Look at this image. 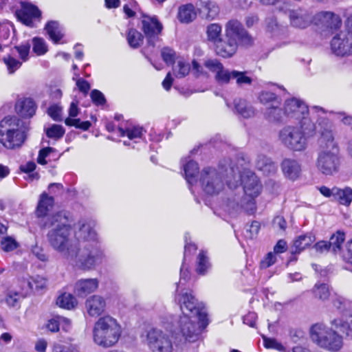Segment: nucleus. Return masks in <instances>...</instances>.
Here are the masks:
<instances>
[{"label":"nucleus","mask_w":352,"mask_h":352,"mask_svg":"<svg viewBox=\"0 0 352 352\" xmlns=\"http://www.w3.org/2000/svg\"><path fill=\"white\" fill-rule=\"evenodd\" d=\"M72 216L62 210L44 219L42 227L49 229L47 241L51 247L83 270H90L102 262L104 256L96 232L85 221L78 223L75 236L78 242L70 239Z\"/></svg>","instance_id":"nucleus-1"},{"label":"nucleus","mask_w":352,"mask_h":352,"mask_svg":"<svg viewBox=\"0 0 352 352\" xmlns=\"http://www.w3.org/2000/svg\"><path fill=\"white\" fill-rule=\"evenodd\" d=\"M177 299L182 312L178 321L179 331L186 342H195L208 324L207 314L200 309L191 292H183Z\"/></svg>","instance_id":"nucleus-2"},{"label":"nucleus","mask_w":352,"mask_h":352,"mask_svg":"<svg viewBox=\"0 0 352 352\" xmlns=\"http://www.w3.org/2000/svg\"><path fill=\"white\" fill-rule=\"evenodd\" d=\"M316 133V125L310 118L301 121L299 125H287L280 130L278 140L289 151L302 152L308 147L309 140Z\"/></svg>","instance_id":"nucleus-3"},{"label":"nucleus","mask_w":352,"mask_h":352,"mask_svg":"<svg viewBox=\"0 0 352 352\" xmlns=\"http://www.w3.org/2000/svg\"><path fill=\"white\" fill-rule=\"evenodd\" d=\"M228 188L226 195L222 201V208L230 213L235 214L245 212L248 214H252L256 210V203L252 199H247L242 194V188L239 185V181L232 183V179L226 175Z\"/></svg>","instance_id":"nucleus-4"},{"label":"nucleus","mask_w":352,"mask_h":352,"mask_svg":"<svg viewBox=\"0 0 352 352\" xmlns=\"http://www.w3.org/2000/svg\"><path fill=\"white\" fill-rule=\"evenodd\" d=\"M121 327L117 320L110 316L100 317L93 328V340L103 348L115 345L121 335Z\"/></svg>","instance_id":"nucleus-5"},{"label":"nucleus","mask_w":352,"mask_h":352,"mask_svg":"<svg viewBox=\"0 0 352 352\" xmlns=\"http://www.w3.org/2000/svg\"><path fill=\"white\" fill-rule=\"evenodd\" d=\"M25 140L22 122L16 116H6L0 121V143L8 149L20 147Z\"/></svg>","instance_id":"nucleus-6"},{"label":"nucleus","mask_w":352,"mask_h":352,"mask_svg":"<svg viewBox=\"0 0 352 352\" xmlns=\"http://www.w3.org/2000/svg\"><path fill=\"white\" fill-rule=\"evenodd\" d=\"M310 337L318 346L330 352H338L343 347L342 336L323 323H316L311 327Z\"/></svg>","instance_id":"nucleus-7"},{"label":"nucleus","mask_w":352,"mask_h":352,"mask_svg":"<svg viewBox=\"0 0 352 352\" xmlns=\"http://www.w3.org/2000/svg\"><path fill=\"white\" fill-rule=\"evenodd\" d=\"M226 175L232 179V183L239 181V185H243L242 188L243 195L247 199H254L258 197L261 190V185L257 176L250 170H244L241 173L238 167L235 168L232 163L229 164V168L226 169Z\"/></svg>","instance_id":"nucleus-8"},{"label":"nucleus","mask_w":352,"mask_h":352,"mask_svg":"<svg viewBox=\"0 0 352 352\" xmlns=\"http://www.w3.org/2000/svg\"><path fill=\"white\" fill-rule=\"evenodd\" d=\"M232 163L230 160H225V163L221 162L219 164L220 171L215 168L207 167L202 170L199 178V182L203 190L208 195H214L221 192L224 187V183L222 179V174L226 169L229 168V164Z\"/></svg>","instance_id":"nucleus-9"},{"label":"nucleus","mask_w":352,"mask_h":352,"mask_svg":"<svg viewBox=\"0 0 352 352\" xmlns=\"http://www.w3.org/2000/svg\"><path fill=\"white\" fill-rule=\"evenodd\" d=\"M339 149L333 151H318L316 161L318 170L326 176H332L338 173L340 166Z\"/></svg>","instance_id":"nucleus-10"},{"label":"nucleus","mask_w":352,"mask_h":352,"mask_svg":"<svg viewBox=\"0 0 352 352\" xmlns=\"http://www.w3.org/2000/svg\"><path fill=\"white\" fill-rule=\"evenodd\" d=\"M225 36L236 43L237 45L248 47L253 45L254 38L236 19H230L225 25Z\"/></svg>","instance_id":"nucleus-11"},{"label":"nucleus","mask_w":352,"mask_h":352,"mask_svg":"<svg viewBox=\"0 0 352 352\" xmlns=\"http://www.w3.org/2000/svg\"><path fill=\"white\" fill-rule=\"evenodd\" d=\"M146 342L153 352H172L173 344L170 336L157 328L146 331Z\"/></svg>","instance_id":"nucleus-12"},{"label":"nucleus","mask_w":352,"mask_h":352,"mask_svg":"<svg viewBox=\"0 0 352 352\" xmlns=\"http://www.w3.org/2000/svg\"><path fill=\"white\" fill-rule=\"evenodd\" d=\"M204 65L214 74L215 82L219 85H228L232 79L234 70L226 68L217 58H210L204 61Z\"/></svg>","instance_id":"nucleus-13"},{"label":"nucleus","mask_w":352,"mask_h":352,"mask_svg":"<svg viewBox=\"0 0 352 352\" xmlns=\"http://www.w3.org/2000/svg\"><path fill=\"white\" fill-rule=\"evenodd\" d=\"M320 137L318 140L319 151H333L339 149L335 140L333 126L328 120H324L320 123Z\"/></svg>","instance_id":"nucleus-14"},{"label":"nucleus","mask_w":352,"mask_h":352,"mask_svg":"<svg viewBox=\"0 0 352 352\" xmlns=\"http://www.w3.org/2000/svg\"><path fill=\"white\" fill-rule=\"evenodd\" d=\"M284 113L288 118L299 120L300 122L309 118L307 116L309 113L307 105L302 100L296 98L285 100Z\"/></svg>","instance_id":"nucleus-15"},{"label":"nucleus","mask_w":352,"mask_h":352,"mask_svg":"<svg viewBox=\"0 0 352 352\" xmlns=\"http://www.w3.org/2000/svg\"><path fill=\"white\" fill-rule=\"evenodd\" d=\"M142 30L148 40L149 45L154 46L155 41L158 40V36L161 34L163 25L159 21L157 16H143L142 19Z\"/></svg>","instance_id":"nucleus-16"},{"label":"nucleus","mask_w":352,"mask_h":352,"mask_svg":"<svg viewBox=\"0 0 352 352\" xmlns=\"http://www.w3.org/2000/svg\"><path fill=\"white\" fill-rule=\"evenodd\" d=\"M292 26L305 29L312 22V16L308 11L302 8L291 9L286 11Z\"/></svg>","instance_id":"nucleus-17"},{"label":"nucleus","mask_w":352,"mask_h":352,"mask_svg":"<svg viewBox=\"0 0 352 352\" xmlns=\"http://www.w3.org/2000/svg\"><path fill=\"white\" fill-rule=\"evenodd\" d=\"M315 23L331 31L338 30L342 25L340 17L331 12L323 11L315 16Z\"/></svg>","instance_id":"nucleus-18"},{"label":"nucleus","mask_w":352,"mask_h":352,"mask_svg":"<svg viewBox=\"0 0 352 352\" xmlns=\"http://www.w3.org/2000/svg\"><path fill=\"white\" fill-rule=\"evenodd\" d=\"M280 168L284 176L290 180L297 179L301 174V164L294 158L283 159L280 164Z\"/></svg>","instance_id":"nucleus-19"},{"label":"nucleus","mask_w":352,"mask_h":352,"mask_svg":"<svg viewBox=\"0 0 352 352\" xmlns=\"http://www.w3.org/2000/svg\"><path fill=\"white\" fill-rule=\"evenodd\" d=\"M105 307V300L98 295H93L85 301V309L91 317L100 316L104 311Z\"/></svg>","instance_id":"nucleus-20"},{"label":"nucleus","mask_w":352,"mask_h":352,"mask_svg":"<svg viewBox=\"0 0 352 352\" xmlns=\"http://www.w3.org/2000/svg\"><path fill=\"white\" fill-rule=\"evenodd\" d=\"M98 285L97 278L80 279L74 285V292L79 297H85L96 291Z\"/></svg>","instance_id":"nucleus-21"},{"label":"nucleus","mask_w":352,"mask_h":352,"mask_svg":"<svg viewBox=\"0 0 352 352\" xmlns=\"http://www.w3.org/2000/svg\"><path fill=\"white\" fill-rule=\"evenodd\" d=\"M216 54L223 58H227L234 56L239 47L236 43L228 38H221L214 43Z\"/></svg>","instance_id":"nucleus-22"},{"label":"nucleus","mask_w":352,"mask_h":352,"mask_svg":"<svg viewBox=\"0 0 352 352\" xmlns=\"http://www.w3.org/2000/svg\"><path fill=\"white\" fill-rule=\"evenodd\" d=\"M349 34L340 32L336 34L331 40V47L332 52L337 56H346L349 48Z\"/></svg>","instance_id":"nucleus-23"},{"label":"nucleus","mask_w":352,"mask_h":352,"mask_svg":"<svg viewBox=\"0 0 352 352\" xmlns=\"http://www.w3.org/2000/svg\"><path fill=\"white\" fill-rule=\"evenodd\" d=\"M54 204V200L53 197H50L45 192L41 195L36 210V216L39 218H42L39 223L41 227H42L43 221L49 217L47 214L52 209ZM50 216L51 215H50Z\"/></svg>","instance_id":"nucleus-24"},{"label":"nucleus","mask_w":352,"mask_h":352,"mask_svg":"<svg viewBox=\"0 0 352 352\" xmlns=\"http://www.w3.org/2000/svg\"><path fill=\"white\" fill-rule=\"evenodd\" d=\"M40 16L41 12L37 7L29 3H21V10L19 12L18 16L25 25H30L32 19L38 18Z\"/></svg>","instance_id":"nucleus-25"},{"label":"nucleus","mask_w":352,"mask_h":352,"mask_svg":"<svg viewBox=\"0 0 352 352\" xmlns=\"http://www.w3.org/2000/svg\"><path fill=\"white\" fill-rule=\"evenodd\" d=\"M255 166L256 168L265 175L275 173L276 166L272 160L265 155H258Z\"/></svg>","instance_id":"nucleus-26"},{"label":"nucleus","mask_w":352,"mask_h":352,"mask_svg":"<svg viewBox=\"0 0 352 352\" xmlns=\"http://www.w3.org/2000/svg\"><path fill=\"white\" fill-rule=\"evenodd\" d=\"M315 240V235H314L312 233H307L305 234L300 235L294 241V245L292 248V253H300L306 248L309 247L313 242H314Z\"/></svg>","instance_id":"nucleus-27"},{"label":"nucleus","mask_w":352,"mask_h":352,"mask_svg":"<svg viewBox=\"0 0 352 352\" xmlns=\"http://www.w3.org/2000/svg\"><path fill=\"white\" fill-rule=\"evenodd\" d=\"M16 109L23 117H32L36 112V106L32 99L25 98L16 103Z\"/></svg>","instance_id":"nucleus-28"},{"label":"nucleus","mask_w":352,"mask_h":352,"mask_svg":"<svg viewBox=\"0 0 352 352\" xmlns=\"http://www.w3.org/2000/svg\"><path fill=\"white\" fill-rule=\"evenodd\" d=\"M197 16V12L192 4L188 3L179 7L177 17L180 22L188 23L192 21Z\"/></svg>","instance_id":"nucleus-29"},{"label":"nucleus","mask_w":352,"mask_h":352,"mask_svg":"<svg viewBox=\"0 0 352 352\" xmlns=\"http://www.w3.org/2000/svg\"><path fill=\"white\" fill-rule=\"evenodd\" d=\"M234 105L236 112L243 118H249L254 116V108L245 100L236 98L234 100Z\"/></svg>","instance_id":"nucleus-30"},{"label":"nucleus","mask_w":352,"mask_h":352,"mask_svg":"<svg viewBox=\"0 0 352 352\" xmlns=\"http://www.w3.org/2000/svg\"><path fill=\"white\" fill-rule=\"evenodd\" d=\"M333 199L342 205L349 206L352 201V188L350 187L344 188L334 187Z\"/></svg>","instance_id":"nucleus-31"},{"label":"nucleus","mask_w":352,"mask_h":352,"mask_svg":"<svg viewBox=\"0 0 352 352\" xmlns=\"http://www.w3.org/2000/svg\"><path fill=\"white\" fill-rule=\"evenodd\" d=\"M45 29L47 31L50 38L55 43H58L59 41L63 37V32L59 23L55 21H51L48 22Z\"/></svg>","instance_id":"nucleus-32"},{"label":"nucleus","mask_w":352,"mask_h":352,"mask_svg":"<svg viewBox=\"0 0 352 352\" xmlns=\"http://www.w3.org/2000/svg\"><path fill=\"white\" fill-rule=\"evenodd\" d=\"M206 12V18L210 20L215 19L219 13V8L215 2L208 0H200L197 3Z\"/></svg>","instance_id":"nucleus-33"},{"label":"nucleus","mask_w":352,"mask_h":352,"mask_svg":"<svg viewBox=\"0 0 352 352\" xmlns=\"http://www.w3.org/2000/svg\"><path fill=\"white\" fill-rule=\"evenodd\" d=\"M185 177L188 183L192 184L196 181L199 166L196 162L189 160L184 165Z\"/></svg>","instance_id":"nucleus-34"},{"label":"nucleus","mask_w":352,"mask_h":352,"mask_svg":"<svg viewBox=\"0 0 352 352\" xmlns=\"http://www.w3.org/2000/svg\"><path fill=\"white\" fill-rule=\"evenodd\" d=\"M283 114L280 105L273 104L265 112V118L271 122H280L283 120Z\"/></svg>","instance_id":"nucleus-35"},{"label":"nucleus","mask_w":352,"mask_h":352,"mask_svg":"<svg viewBox=\"0 0 352 352\" xmlns=\"http://www.w3.org/2000/svg\"><path fill=\"white\" fill-rule=\"evenodd\" d=\"M330 324L332 327L339 329L343 333H346L347 336L349 333H352V316H350L346 321L343 320L341 318H335L331 320Z\"/></svg>","instance_id":"nucleus-36"},{"label":"nucleus","mask_w":352,"mask_h":352,"mask_svg":"<svg viewBox=\"0 0 352 352\" xmlns=\"http://www.w3.org/2000/svg\"><path fill=\"white\" fill-rule=\"evenodd\" d=\"M56 304L61 308L69 310L77 305V300L72 294L64 293L58 297Z\"/></svg>","instance_id":"nucleus-37"},{"label":"nucleus","mask_w":352,"mask_h":352,"mask_svg":"<svg viewBox=\"0 0 352 352\" xmlns=\"http://www.w3.org/2000/svg\"><path fill=\"white\" fill-rule=\"evenodd\" d=\"M210 268L209 258L204 251H201L197 256L196 272L199 275H205Z\"/></svg>","instance_id":"nucleus-38"},{"label":"nucleus","mask_w":352,"mask_h":352,"mask_svg":"<svg viewBox=\"0 0 352 352\" xmlns=\"http://www.w3.org/2000/svg\"><path fill=\"white\" fill-rule=\"evenodd\" d=\"M345 239L344 234L340 231L336 232L333 234L329 241H328V244H329V248L331 250L336 254L339 252L342 249V245L344 243Z\"/></svg>","instance_id":"nucleus-39"},{"label":"nucleus","mask_w":352,"mask_h":352,"mask_svg":"<svg viewBox=\"0 0 352 352\" xmlns=\"http://www.w3.org/2000/svg\"><path fill=\"white\" fill-rule=\"evenodd\" d=\"M258 100L261 103L265 105H280L281 103L280 99L275 94L268 91H261L258 95Z\"/></svg>","instance_id":"nucleus-40"},{"label":"nucleus","mask_w":352,"mask_h":352,"mask_svg":"<svg viewBox=\"0 0 352 352\" xmlns=\"http://www.w3.org/2000/svg\"><path fill=\"white\" fill-rule=\"evenodd\" d=\"M173 74L177 78H184L187 76L190 70V64L184 60H179L173 66Z\"/></svg>","instance_id":"nucleus-41"},{"label":"nucleus","mask_w":352,"mask_h":352,"mask_svg":"<svg viewBox=\"0 0 352 352\" xmlns=\"http://www.w3.org/2000/svg\"><path fill=\"white\" fill-rule=\"evenodd\" d=\"M127 41L133 48L139 47L143 41V36L135 29L131 28L128 32Z\"/></svg>","instance_id":"nucleus-42"},{"label":"nucleus","mask_w":352,"mask_h":352,"mask_svg":"<svg viewBox=\"0 0 352 352\" xmlns=\"http://www.w3.org/2000/svg\"><path fill=\"white\" fill-rule=\"evenodd\" d=\"M2 60L6 65L9 74H13L22 65L21 61L14 58L10 55L3 56Z\"/></svg>","instance_id":"nucleus-43"},{"label":"nucleus","mask_w":352,"mask_h":352,"mask_svg":"<svg viewBox=\"0 0 352 352\" xmlns=\"http://www.w3.org/2000/svg\"><path fill=\"white\" fill-rule=\"evenodd\" d=\"M118 131L121 136H127L129 140L141 138L143 129L140 126H133L123 129L122 127L118 128Z\"/></svg>","instance_id":"nucleus-44"},{"label":"nucleus","mask_w":352,"mask_h":352,"mask_svg":"<svg viewBox=\"0 0 352 352\" xmlns=\"http://www.w3.org/2000/svg\"><path fill=\"white\" fill-rule=\"evenodd\" d=\"M221 26L219 23H212L207 27V36L209 41L214 43L221 39Z\"/></svg>","instance_id":"nucleus-45"},{"label":"nucleus","mask_w":352,"mask_h":352,"mask_svg":"<svg viewBox=\"0 0 352 352\" xmlns=\"http://www.w3.org/2000/svg\"><path fill=\"white\" fill-rule=\"evenodd\" d=\"M314 293L315 296L321 300H327L330 295L329 287L324 283L316 284Z\"/></svg>","instance_id":"nucleus-46"},{"label":"nucleus","mask_w":352,"mask_h":352,"mask_svg":"<svg viewBox=\"0 0 352 352\" xmlns=\"http://www.w3.org/2000/svg\"><path fill=\"white\" fill-rule=\"evenodd\" d=\"M65 123L69 126H75L77 129H82L83 131L88 130L91 124L89 121H80L78 118H67L65 120Z\"/></svg>","instance_id":"nucleus-47"},{"label":"nucleus","mask_w":352,"mask_h":352,"mask_svg":"<svg viewBox=\"0 0 352 352\" xmlns=\"http://www.w3.org/2000/svg\"><path fill=\"white\" fill-rule=\"evenodd\" d=\"M32 50L38 56L45 54L47 51V46L43 38L34 37L32 39Z\"/></svg>","instance_id":"nucleus-48"},{"label":"nucleus","mask_w":352,"mask_h":352,"mask_svg":"<svg viewBox=\"0 0 352 352\" xmlns=\"http://www.w3.org/2000/svg\"><path fill=\"white\" fill-rule=\"evenodd\" d=\"M65 133L64 128L61 125L52 124L46 129V135L48 138L58 140L61 138Z\"/></svg>","instance_id":"nucleus-49"},{"label":"nucleus","mask_w":352,"mask_h":352,"mask_svg":"<svg viewBox=\"0 0 352 352\" xmlns=\"http://www.w3.org/2000/svg\"><path fill=\"white\" fill-rule=\"evenodd\" d=\"M232 79L236 80V83L239 87L245 85H250L252 82V79L246 76V72H239L236 70H234Z\"/></svg>","instance_id":"nucleus-50"},{"label":"nucleus","mask_w":352,"mask_h":352,"mask_svg":"<svg viewBox=\"0 0 352 352\" xmlns=\"http://www.w3.org/2000/svg\"><path fill=\"white\" fill-rule=\"evenodd\" d=\"M332 304L333 307L340 312L344 311L349 307V301L342 296L337 294L332 297Z\"/></svg>","instance_id":"nucleus-51"},{"label":"nucleus","mask_w":352,"mask_h":352,"mask_svg":"<svg viewBox=\"0 0 352 352\" xmlns=\"http://www.w3.org/2000/svg\"><path fill=\"white\" fill-rule=\"evenodd\" d=\"M21 291L19 292L22 297L26 296L28 294L34 290L31 277L22 278L19 280Z\"/></svg>","instance_id":"nucleus-52"},{"label":"nucleus","mask_w":352,"mask_h":352,"mask_svg":"<svg viewBox=\"0 0 352 352\" xmlns=\"http://www.w3.org/2000/svg\"><path fill=\"white\" fill-rule=\"evenodd\" d=\"M263 338L265 348L276 349L280 352H286L285 347L276 340L273 338H268L265 336H263Z\"/></svg>","instance_id":"nucleus-53"},{"label":"nucleus","mask_w":352,"mask_h":352,"mask_svg":"<svg viewBox=\"0 0 352 352\" xmlns=\"http://www.w3.org/2000/svg\"><path fill=\"white\" fill-rule=\"evenodd\" d=\"M36 164L34 162H28L25 164L21 166V170L26 173H29L30 180L38 179V174L32 173L36 168Z\"/></svg>","instance_id":"nucleus-54"},{"label":"nucleus","mask_w":352,"mask_h":352,"mask_svg":"<svg viewBox=\"0 0 352 352\" xmlns=\"http://www.w3.org/2000/svg\"><path fill=\"white\" fill-rule=\"evenodd\" d=\"M161 55L164 61L168 64H173L175 62L176 53L170 47H164L161 51Z\"/></svg>","instance_id":"nucleus-55"},{"label":"nucleus","mask_w":352,"mask_h":352,"mask_svg":"<svg viewBox=\"0 0 352 352\" xmlns=\"http://www.w3.org/2000/svg\"><path fill=\"white\" fill-rule=\"evenodd\" d=\"M31 280L33 285L34 290L39 292L46 288L47 280L45 278L37 275L31 277Z\"/></svg>","instance_id":"nucleus-56"},{"label":"nucleus","mask_w":352,"mask_h":352,"mask_svg":"<svg viewBox=\"0 0 352 352\" xmlns=\"http://www.w3.org/2000/svg\"><path fill=\"white\" fill-rule=\"evenodd\" d=\"M30 47H31V45L28 42L14 47V48L16 50L17 52L19 53L21 59L23 61L28 60Z\"/></svg>","instance_id":"nucleus-57"},{"label":"nucleus","mask_w":352,"mask_h":352,"mask_svg":"<svg viewBox=\"0 0 352 352\" xmlns=\"http://www.w3.org/2000/svg\"><path fill=\"white\" fill-rule=\"evenodd\" d=\"M92 102L97 106L103 105L106 102L104 94L98 89H93L90 93Z\"/></svg>","instance_id":"nucleus-58"},{"label":"nucleus","mask_w":352,"mask_h":352,"mask_svg":"<svg viewBox=\"0 0 352 352\" xmlns=\"http://www.w3.org/2000/svg\"><path fill=\"white\" fill-rule=\"evenodd\" d=\"M22 297L19 292L9 291L6 294V302L10 307H15L20 298Z\"/></svg>","instance_id":"nucleus-59"},{"label":"nucleus","mask_w":352,"mask_h":352,"mask_svg":"<svg viewBox=\"0 0 352 352\" xmlns=\"http://www.w3.org/2000/svg\"><path fill=\"white\" fill-rule=\"evenodd\" d=\"M1 248L6 252H10L16 248L17 245L14 239L10 236L4 238L1 243Z\"/></svg>","instance_id":"nucleus-60"},{"label":"nucleus","mask_w":352,"mask_h":352,"mask_svg":"<svg viewBox=\"0 0 352 352\" xmlns=\"http://www.w3.org/2000/svg\"><path fill=\"white\" fill-rule=\"evenodd\" d=\"M53 352H80V351L78 347L74 345L56 344L53 346Z\"/></svg>","instance_id":"nucleus-61"},{"label":"nucleus","mask_w":352,"mask_h":352,"mask_svg":"<svg viewBox=\"0 0 352 352\" xmlns=\"http://www.w3.org/2000/svg\"><path fill=\"white\" fill-rule=\"evenodd\" d=\"M62 108L57 104L50 107L47 109L48 115L55 121L61 120Z\"/></svg>","instance_id":"nucleus-62"},{"label":"nucleus","mask_w":352,"mask_h":352,"mask_svg":"<svg viewBox=\"0 0 352 352\" xmlns=\"http://www.w3.org/2000/svg\"><path fill=\"white\" fill-rule=\"evenodd\" d=\"M276 261V258L274 253L269 252L266 254V256L264 257V258L263 260H261V261L260 263L261 268L266 269V268L272 266L273 264H274Z\"/></svg>","instance_id":"nucleus-63"},{"label":"nucleus","mask_w":352,"mask_h":352,"mask_svg":"<svg viewBox=\"0 0 352 352\" xmlns=\"http://www.w3.org/2000/svg\"><path fill=\"white\" fill-rule=\"evenodd\" d=\"M312 248L318 254H324L331 250L329 244H328L327 241H320L317 242L314 245Z\"/></svg>","instance_id":"nucleus-64"}]
</instances>
